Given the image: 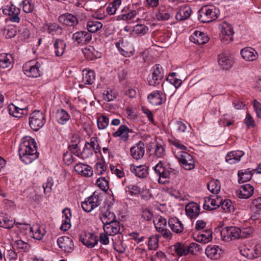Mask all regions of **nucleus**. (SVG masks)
Here are the masks:
<instances>
[{"mask_svg": "<svg viewBox=\"0 0 261 261\" xmlns=\"http://www.w3.org/2000/svg\"><path fill=\"white\" fill-rule=\"evenodd\" d=\"M20 160L29 164L38 158L35 140L30 137H24L19 145L18 150Z\"/></svg>", "mask_w": 261, "mask_h": 261, "instance_id": "1", "label": "nucleus"}, {"mask_svg": "<svg viewBox=\"0 0 261 261\" xmlns=\"http://www.w3.org/2000/svg\"><path fill=\"white\" fill-rule=\"evenodd\" d=\"M102 194L98 192H94L93 194L85 199L82 202V207L86 212H91L95 208L98 206L102 201Z\"/></svg>", "mask_w": 261, "mask_h": 261, "instance_id": "2", "label": "nucleus"}, {"mask_svg": "<svg viewBox=\"0 0 261 261\" xmlns=\"http://www.w3.org/2000/svg\"><path fill=\"white\" fill-rule=\"evenodd\" d=\"M173 153L183 168L191 170L195 168V161L191 154L186 151H177L175 149H173Z\"/></svg>", "mask_w": 261, "mask_h": 261, "instance_id": "3", "label": "nucleus"}, {"mask_svg": "<svg viewBox=\"0 0 261 261\" xmlns=\"http://www.w3.org/2000/svg\"><path fill=\"white\" fill-rule=\"evenodd\" d=\"M218 17L217 10L215 8H208L207 6L202 7L198 11V18L202 23L212 21Z\"/></svg>", "mask_w": 261, "mask_h": 261, "instance_id": "4", "label": "nucleus"}, {"mask_svg": "<svg viewBox=\"0 0 261 261\" xmlns=\"http://www.w3.org/2000/svg\"><path fill=\"white\" fill-rule=\"evenodd\" d=\"M42 63L30 61L23 66L24 73L29 77H37L40 75Z\"/></svg>", "mask_w": 261, "mask_h": 261, "instance_id": "5", "label": "nucleus"}, {"mask_svg": "<svg viewBox=\"0 0 261 261\" xmlns=\"http://www.w3.org/2000/svg\"><path fill=\"white\" fill-rule=\"evenodd\" d=\"M45 122L44 114L39 111H34L30 115L29 124L34 131L38 130Z\"/></svg>", "mask_w": 261, "mask_h": 261, "instance_id": "6", "label": "nucleus"}, {"mask_svg": "<svg viewBox=\"0 0 261 261\" xmlns=\"http://www.w3.org/2000/svg\"><path fill=\"white\" fill-rule=\"evenodd\" d=\"M100 151L98 139L96 137H92L89 142L85 143L82 154L85 158H88L93 155V152L95 153Z\"/></svg>", "mask_w": 261, "mask_h": 261, "instance_id": "7", "label": "nucleus"}, {"mask_svg": "<svg viewBox=\"0 0 261 261\" xmlns=\"http://www.w3.org/2000/svg\"><path fill=\"white\" fill-rule=\"evenodd\" d=\"M155 172L159 176L158 182L165 185L169 182L170 173L167 168L163 166L162 161H160L154 167Z\"/></svg>", "mask_w": 261, "mask_h": 261, "instance_id": "8", "label": "nucleus"}, {"mask_svg": "<svg viewBox=\"0 0 261 261\" xmlns=\"http://www.w3.org/2000/svg\"><path fill=\"white\" fill-rule=\"evenodd\" d=\"M153 68L152 75L148 78V82L150 85L155 86L160 83L164 77V72L162 67L159 64H156Z\"/></svg>", "mask_w": 261, "mask_h": 261, "instance_id": "9", "label": "nucleus"}, {"mask_svg": "<svg viewBox=\"0 0 261 261\" xmlns=\"http://www.w3.org/2000/svg\"><path fill=\"white\" fill-rule=\"evenodd\" d=\"M241 229L236 226L226 227L221 232L222 237L225 240L241 239Z\"/></svg>", "mask_w": 261, "mask_h": 261, "instance_id": "10", "label": "nucleus"}, {"mask_svg": "<svg viewBox=\"0 0 261 261\" xmlns=\"http://www.w3.org/2000/svg\"><path fill=\"white\" fill-rule=\"evenodd\" d=\"M221 201V197L217 195H211L204 198L203 207L204 210L212 211L220 207Z\"/></svg>", "mask_w": 261, "mask_h": 261, "instance_id": "11", "label": "nucleus"}, {"mask_svg": "<svg viewBox=\"0 0 261 261\" xmlns=\"http://www.w3.org/2000/svg\"><path fill=\"white\" fill-rule=\"evenodd\" d=\"M3 12L5 15L10 16V20L13 22H19L20 18V9L13 5H7L3 8Z\"/></svg>", "mask_w": 261, "mask_h": 261, "instance_id": "12", "label": "nucleus"}, {"mask_svg": "<svg viewBox=\"0 0 261 261\" xmlns=\"http://www.w3.org/2000/svg\"><path fill=\"white\" fill-rule=\"evenodd\" d=\"M72 39L77 44L84 45L91 41L92 35L86 31H79L72 35Z\"/></svg>", "mask_w": 261, "mask_h": 261, "instance_id": "13", "label": "nucleus"}, {"mask_svg": "<svg viewBox=\"0 0 261 261\" xmlns=\"http://www.w3.org/2000/svg\"><path fill=\"white\" fill-rule=\"evenodd\" d=\"M80 241L87 247L93 248L98 243V239L94 233L84 232L80 236Z\"/></svg>", "mask_w": 261, "mask_h": 261, "instance_id": "14", "label": "nucleus"}, {"mask_svg": "<svg viewBox=\"0 0 261 261\" xmlns=\"http://www.w3.org/2000/svg\"><path fill=\"white\" fill-rule=\"evenodd\" d=\"M234 34L233 28L231 24L224 22L221 25V38L224 41L231 42L233 40L232 36Z\"/></svg>", "mask_w": 261, "mask_h": 261, "instance_id": "15", "label": "nucleus"}, {"mask_svg": "<svg viewBox=\"0 0 261 261\" xmlns=\"http://www.w3.org/2000/svg\"><path fill=\"white\" fill-rule=\"evenodd\" d=\"M149 102L152 106H159L166 100L165 94L161 91H153L147 96Z\"/></svg>", "mask_w": 261, "mask_h": 261, "instance_id": "16", "label": "nucleus"}, {"mask_svg": "<svg viewBox=\"0 0 261 261\" xmlns=\"http://www.w3.org/2000/svg\"><path fill=\"white\" fill-rule=\"evenodd\" d=\"M130 155L135 160H139L143 158L145 153L144 144L139 141L130 149Z\"/></svg>", "mask_w": 261, "mask_h": 261, "instance_id": "17", "label": "nucleus"}, {"mask_svg": "<svg viewBox=\"0 0 261 261\" xmlns=\"http://www.w3.org/2000/svg\"><path fill=\"white\" fill-rule=\"evenodd\" d=\"M209 39L210 38L206 33L199 31H195L190 37L191 41L199 45L206 43Z\"/></svg>", "mask_w": 261, "mask_h": 261, "instance_id": "18", "label": "nucleus"}, {"mask_svg": "<svg viewBox=\"0 0 261 261\" xmlns=\"http://www.w3.org/2000/svg\"><path fill=\"white\" fill-rule=\"evenodd\" d=\"M8 110L9 114L15 117L21 118L28 114L27 107L18 106L13 103L9 105Z\"/></svg>", "mask_w": 261, "mask_h": 261, "instance_id": "19", "label": "nucleus"}, {"mask_svg": "<svg viewBox=\"0 0 261 261\" xmlns=\"http://www.w3.org/2000/svg\"><path fill=\"white\" fill-rule=\"evenodd\" d=\"M254 193V188L250 184H245L236 191L238 197L242 199L250 198Z\"/></svg>", "mask_w": 261, "mask_h": 261, "instance_id": "20", "label": "nucleus"}, {"mask_svg": "<svg viewBox=\"0 0 261 261\" xmlns=\"http://www.w3.org/2000/svg\"><path fill=\"white\" fill-rule=\"evenodd\" d=\"M104 231L109 236H114L120 232L121 227L120 222L117 220L103 225Z\"/></svg>", "mask_w": 261, "mask_h": 261, "instance_id": "21", "label": "nucleus"}, {"mask_svg": "<svg viewBox=\"0 0 261 261\" xmlns=\"http://www.w3.org/2000/svg\"><path fill=\"white\" fill-rule=\"evenodd\" d=\"M240 54L243 59L248 61H253L257 59L258 54L253 48L245 47L241 49Z\"/></svg>", "mask_w": 261, "mask_h": 261, "instance_id": "22", "label": "nucleus"}, {"mask_svg": "<svg viewBox=\"0 0 261 261\" xmlns=\"http://www.w3.org/2000/svg\"><path fill=\"white\" fill-rule=\"evenodd\" d=\"M222 252V250L217 245H208L205 251L208 257L214 259L219 258Z\"/></svg>", "mask_w": 261, "mask_h": 261, "instance_id": "23", "label": "nucleus"}, {"mask_svg": "<svg viewBox=\"0 0 261 261\" xmlns=\"http://www.w3.org/2000/svg\"><path fill=\"white\" fill-rule=\"evenodd\" d=\"M75 171L85 177H91L93 173L92 168L90 166L82 163H77L74 166Z\"/></svg>", "mask_w": 261, "mask_h": 261, "instance_id": "24", "label": "nucleus"}, {"mask_svg": "<svg viewBox=\"0 0 261 261\" xmlns=\"http://www.w3.org/2000/svg\"><path fill=\"white\" fill-rule=\"evenodd\" d=\"M15 224V220L6 213L0 212V227L10 229Z\"/></svg>", "mask_w": 261, "mask_h": 261, "instance_id": "25", "label": "nucleus"}, {"mask_svg": "<svg viewBox=\"0 0 261 261\" xmlns=\"http://www.w3.org/2000/svg\"><path fill=\"white\" fill-rule=\"evenodd\" d=\"M185 211L188 217L195 218L200 213V206L195 202H190L186 205Z\"/></svg>", "mask_w": 261, "mask_h": 261, "instance_id": "26", "label": "nucleus"}, {"mask_svg": "<svg viewBox=\"0 0 261 261\" xmlns=\"http://www.w3.org/2000/svg\"><path fill=\"white\" fill-rule=\"evenodd\" d=\"M244 154V152L241 150L232 151L227 154L225 161L229 164H236L240 161Z\"/></svg>", "mask_w": 261, "mask_h": 261, "instance_id": "27", "label": "nucleus"}, {"mask_svg": "<svg viewBox=\"0 0 261 261\" xmlns=\"http://www.w3.org/2000/svg\"><path fill=\"white\" fill-rule=\"evenodd\" d=\"M168 224L172 230L176 233H181L184 230L183 224L176 217L170 218Z\"/></svg>", "mask_w": 261, "mask_h": 261, "instance_id": "28", "label": "nucleus"}, {"mask_svg": "<svg viewBox=\"0 0 261 261\" xmlns=\"http://www.w3.org/2000/svg\"><path fill=\"white\" fill-rule=\"evenodd\" d=\"M218 62L222 69L226 70L230 69L233 64L232 58L223 54L219 56Z\"/></svg>", "mask_w": 261, "mask_h": 261, "instance_id": "29", "label": "nucleus"}, {"mask_svg": "<svg viewBox=\"0 0 261 261\" xmlns=\"http://www.w3.org/2000/svg\"><path fill=\"white\" fill-rule=\"evenodd\" d=\"M79 20L77 17L71 14H66V32L71 33L74 31L75 27L78 24Z\"/></svg>", "mask_w": 261, "mask_h": 261, "instance_id": "30", "label": "nucleus"}, {"mask_svg": "<svg viewBox=\"0 0 261 261\" xmlns=\"http://www.w3.org/2000/svg\"><path fill=\"white\" fill-rule=\"evenodd\" d=\"M131 132L129 128L125 125H121L118 129L114 133L113 136L114 137L120 138L121 140L126 141L128 139V133Z\"/></svg>", "mask_w": 261, "mask_h": 261, "instance_id": "31", "label": "nucleus"}, {"mask_svg": "<svg viewBox=\"0 0 261 261\" xmlns=\"http://www.w3.org/2000/svg\"><path fill=\"white\" fill-rule=\"evenodd\" d=\"M252 203V211L254 215L251 216L250 219L252 220H255L258 219L257 215H261V197L254 199Z\"/></svg>", "mask_w": 261, "mask_h": 261, "instance_id": "32", "label": "nucleus"}, {"mask_svg": "<svg viewBox=\"0 0 261 261\" xmlns=\"http://www.w3.org/2000/svg\"><path fill=\"white\" fill-rule=\"evenodd\" d=\"M130 170L137 176L140 178H144L148 174V168L144 165L140 166H130Z\"/></svg>", "mask_w": 261, "mask_h": 261, "instance_id": "33", "label": "nucleus"}, {"mask_svg": "<svg viewBox=\"0 0 261 261\" xmlns=\"http://www.w3.org/2000/svg\"><path fill=\"white\" fill-rule=\"evenodd\" d=\"M80 142V137L77 134H72L70 143L68 147V149L77 156H78V144Z\"/></svg>", "mask_w": 261, "mask_h": 261, "instance_id": "34", "label": "nucleus"}, {"mask_svg": "<svg viewBox=\"0 0 261 261\" xmlns=\"http://www.w3.org/2000/svg\"><path fill=\"white\" fill-rule=\"evenodd\" d=\"M244 256L249 259L257 258L261 256V244H256L253 248L247 249L246 254Z\"/></svg>", "mask_w": 261, "mask_h": 261, "instance_id": "35", "label": "nucleus"}, {"mask_svg": "<svg viewBox=\"0 0 261 261\" xmlns=\"http://www.w3.org/2000/svg\"><path fill=\"white\" fill-rule=\"evenodd\" d=\"M101 212L102 214L100 216V220L102 221L103 225H107L116 221V216L113 212H111L109 210H107L105 212H103L102 211Z\"/></svg>", "mask_w": 261, "mask_h": 261, "instance_id": "36", "label": "nucleus"}, {"mask_svg": "<svg viewBox=\"0 0 261 261\" xmlns=\"http://www.w3.org/2000/svg\"><path fill=\"white\" fill-rule=\"evenodd\" d=\"M13 62L11 54H1L0 55V68H6L10 66Z\"/></svg>", "mask_w": 261, "mask_h": 261, "instance_id": "37", "label": "nucleus"}, {"mask_svg": "<svg viewBox=\"0 0 261 261\" xmlns=\"http://www.w3.org/2000/svg\"><path fill=\"white\" fill-rule=\"evenodd\" d=\"M103 24L97 20H89L87 23V29L89 32L94 33L102 29Z\"/></svg>", "mask_w": 261, "mask_h": 261, "instance_id": "38", "label": "nucleus"}, {"mask_svg": "<svg viewBox=\"0 0 261 261\" xmlns=\"http://www.w3.org/2000/svg\"><path fill=\"white\" fill-rule=\"evenodd\" d=\"M45 233V231L43 228H41L38 225H34L32 226V233L30 234V236L35 239L40 240Z\"/></svg>", "mask_w": 261, "mask_h": 261, "instance_id": "39", "label": "nucleus"}, {"mask_svg": "<svg viewBox=\"0 0 261 261\" xmlns=\"http://www.w3.org/2000/svg\"><path fill=\"white\" fill-rule=\"evenodd\" d=\"M95 75L93 71L85 69L83 70L82 81L85 84H92L94 80Z\"/></svg>", "mask_w": 261, "mask_h": 261, "instance_id": "40", "label": "nucleus"}, {"mask_svg": "<svg viewBox=\"0 0 261 261\" xmlns=\"http://www.w3.org/2000/svg\"><path fill=\"white\" fill-rule=\"evenodd\" d=\"M208 190L214 194H218L221 189L220 182L218 179H212L207 184Z\"/></svg>", "mask_w": 261, "mask_h": 261, "instance_id": "41", "label": "nucleus"}, {"mask_svg": "<svg viewBox=\"0 0 261 261\" xmlns=\"http://www.w3.org/2000/svg\"><path fill=\"white\" fill-rule=\"evenodd\" d=\"M121 5V0H113L111 3H109L107 8V13L109 15H114Z\"/></svg>", "mask_w": 261, "mask_h": 261, "instance_id": "42", "label": "nucleus"}, {"mask_svg": "<svg viewBox=\"0 0 261 261\" xmlns=\"http://www.w3.org/2000/svg\"><path fill=\"white\" fill-rule=\"evenodd\" d=\"M192 10L189 6H186L182 8L178 13L177 14L176 17L179 20H184L188 18L191 14Z\"/></svg>", "mask_w": 261, "mask_h": 261, "instance_id": "43", "label": "nucleus"}, {"mask_svg": "<svg viewBox=\"0 0 261 261\" xmlns=\"http://www.w3.org/2000/svg\"><path fill=\"white\" fill-rule=\"evenodd\" d=\"M212 240V232L210 229H207L203 231L198 236L197 241L204 244L210 242Z\"/></svg>", "mask_w": 261, "mask_h": 261, "instance_id": "44", "label": "nucleus"}, {"mask_svg": "<svg viewBox=\"0 0 261 261\" xmlns=\"http://www.w3.org/2000/svg\"><path fill=\"white\" fill-rule=\"evenodd\" d=\"M174 246L175 252L179 256H186L189 253L187 245L182 243H176Z\"/></svg>", "mask_w": 261, "mask_h": 261, "instance_id": "45", "label": "nucleus"}, {"mask_svg": "<svg viewBox=\"0 0 261 261\" xmlns=\"http://www.w3.org/2000/svg\"><path fill=\"white\" fill-rule=\"evenodd\" d=\"M254 173V170L251 171H245L244 172L239 171L238 172V176L239 177V182L243 183L246 181L250 180L252 174Z\"/></svg>", "mask_w": 261, "mask_h": 261, "instance_id": "46", "label": "nucleus"}, {"mask_svg": "<svg viewBox=\"0 0 261 261\" xmlns=\"http://www.w3.org/2000/svg\"><path fill=\"white\" fill-rule=\"evenodd\" d=\"M155 16L158 20H167L170 17V14L164 9V7L161 6L155 14Z\"/></svg>", "mask_w": 261, "mask_h": 261, "instance_id": "47", "label": "nucleus"}, {"mask_svg": "<svg viewBox=\"0 0 261 261\" xmlns=\"http://www.w3.org/2000/svg\"><path fill=\"white\" fill-rule=\"evenodd\" d=\"M55 48V53L57 56H62L65 48V43L62 40L58 39L54 44Z\"/></svg>", "mask_w": 261, "mask_h": 261, "instance_id": "48", "label": "nucleus"}, {"mask_svg": "<svg viewBox=\"0 0 261 261\" xmlns=\"http://www.w3.org/2000/svg\"><path fill=\"white\" fill-rule=\"evenodd\" d=\"M159 238V235H152L149 237L148 242L149 249L155 250L158 249Z\"/></svg>", "mask_w": 261, "mask_h": 261, "instance_id": "49", "label": "nucleus"}, {"mask_svg": "<svg viewBox=\"0 0 261 261\" xmlns=\"http://www.w3.org/2000/svg\"><path fill=\"white\" fill-rule=\"evenodd\" d=\"M109 118L105 115L99 117L97 120V126L99 129H105L109 124Z\"/></svg>", "mask_w": 261, "mask_h": 261, "instance_id": "50", "label": "nucleus"}, {"mask_svg": "<svg viewBox=\"0 0 261 261\" xmlns=\"http://www.w3.org/2000/svg\"><path fill=\"white\" fill-rule=\"evenodd\" d=\"M156 223H155V222L154 221L156 230L158 231H163V229L165 228L167 226L166 219L162 216H160L156 218Z\"/></svg>", "mask_w": 261, "mask_h": 261, "instance_id": "51", "label": "nucleus"}, {"mask_svg": "<svg viewBox=\"0 0 261 261\" xmlns=\"http://www.w3.org/2000/svg\"><path fill=\"white\" fill-rule=\"evenodd\" d=\"M96 185L103 191H107L109 189V182L105 177L98 178L96 180Z\"/></svg>", "mask_w": 261, "mask_h": 261, "instance_id": "52", "label": "nucleus"}, {"mask_svg": "<svg viewBox=\"0 0 261 261\" xmlns=\"http://www.w3.org/2000/svg\"><path fill=\"white\" fill-rule=\"evenodd\" d=\"M169 142L171 145L175 147V148H173V150L175 149L177 151H178L177 150H179V151H185V150H186L187 149V147L181 144L180 142L178 140L170 139L169 140Z\"/></svg>", "mask_w": 261, "mask_h": 261, "instance_id": "53", "label": "nucleus"}, {"mask_svg": "<svg viewBox=\"0 0 261 261\" xmlns=\"http://www.w3.org/2000/svg\"><path fill=\"white\" fill-rule=\"evenodd\" d=\"M56 119L59 123L64 125L65 123V111L63 109H59L56 112Z\"/></svg>", "mask_w": 261, "mask_h": 261, "instance_id": "54", "label": "nucleus"}, {"mask_svg": "<svg viewBox=\"0 0 261 261\" xmlns=\"http://www.w3.org/2000/svg\"><path fill=\"white\" fill-rule=\"evenodd\" d=\"M133 31L135 34L143 35L148 32V28L144 24H137L134 28Z\"/></svg>", "mask_w": 261, "mask_h": 261, "instance_id": "55", "label": "nucleus"}, {"mask_svg": "<svg viewBox=\"0 0 261 261\" xmlns=\"http://www.w3.org/2000/svg\"><path fill=\"white\" fill-rule=\"evenodd\" d=\"M220 206L225 211L230 212L233 209V207L232 205V202L229 199H224V200L222 198V201Z\"/></svg>", "mask_w": 261, "mask_h": 261, "instance_id": "56", "label": "nucleus"}, {"mask_svg": "<svg viewBox=\"0 0 261 261\" xmlns=\"http://www.w3.org/2000/svg\"><path fill=\"white\" fill-rule=\"evenodd\" d=\"M16 225L19 228L22 232L28 234L32 233V226L27 224H22L17 223Z\"/></svg>", "mask_w": 261, "mask_h": 261, "instance_id": "57", "label": "nucleus"}, {"mask_svg": "<svg viewBox=\"0 0 261 261\" xmlns=\"http://www.w3.org/2000/svg\"><path fill=\"white\" fill-rule=\"evenodd\" d=\"M175 73H172L167 78V81H169L170 83L172 84L176 88L179 87L182 84L181 80L175 78Z\"/></svg>", "mask_w": 261, "mask_h": 261, "instance_id": "58", "label": "nucleus"}, {"mask_svg": "<svg viewBox=\"0 0 261 261\" xmlns=\"http://www.w3.org/2000/svg\"><path fill=\"white\" fill-rule=\"evenodd\" d=\"M113 247L114 249L120 253H123L125 251L126 246L121 241H118L117 242H113Z\"/></svg>", "mask_w": 261, "mask_h": 261, "instance_id": "59", "label": "nucleus"}, {"mask_svg": "<svg viewBox=\"0 0 261 261\" xmlns=\"http://www.w3.org/2000/svg\"><path fill=\"white\" fill-rule=\"evenodd\" d=\"M153 216L152 212L147 208L143 209L141 213V217L145 220L149 221H151Z\"/></svg>", "mask_w": 261, "mask_h": 261, "instance_id": "60", "label": "nucleus"}, {"mask_svg": "<svg viewBox=\"0 0 261 261\" xmlns=\"http://www.w3.org/2000/svg\"><path fill=\"white\" fill-rule=\"evenodd\" d=\"M174 129L178 133H183L187 129V126L182 122L177 121L174 124Z\"/></svg>", "mask_w": 261, "mask_h": 261, "instance_id": "61", "label": "nucleus"}, {"mask_svg": "<svg viewBox=\"0 0 261 261\" xmlns=\"http://www.w3.org/2000/svg\"><path fill=\"white\" fill-rule=\"evenodd\" d=\"M117 96L116 92L112 89H108L104 94V99L108 101L113 100Z\"/></svg>", "mask_w": 261, "mask_h": 261, "instance_id": "62", "label": "nucleus"}, {"mask_svg": "<svg viewBox=\"0 0 261 261\" xmlns=\"http://www.w3.org/2000/svg\"><path fill=\"white\" fill-rule=\"evenodd\" d=\"M96 173L97 174H103L106 171L107 166L104 163L98 162L96 164Z\"/></svg>", "mask_w": 261, "mask_h": 261, "instance_id": "63", "label": "nucleus"}, {"mask_svg": "<svg viewBox=\"0 0 261 261\" xmlns=\"http://www.w3.org/2000/svg\"><path fill=\"white\" fill-rule=\"evenodd\" d=\"M15 244L18 248L21 249L23 251L28 250L30 247V246L28 243L22 241L21 240L16 241Z\"/></svg>", "mask_w": 261, "mask_h": 261, "instance_id": "64", "label": "nucleus"}]
</instances>
